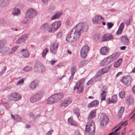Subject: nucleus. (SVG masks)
I'll use <instances>...</instances> for the list:
<instances>
[{
    "label": "nucleus",
    "instance_id": "f257e3e1",
    "mask_svg": "<svg viewBox=\"0 0 135 135\" xmlns=\"http://www.w3.org/2000/svg\"><path fill=\"white\" fill-rule=\"evenodd\" d=\"M88 29V26L86 22L78 23L71 31V33L68 35L66 40L71 42H74L79 38L81 34L83 32H86Z\"/></svg>",
    "mask_w": 135,
    "mask_h": 135
},
{
    "label": "nucleus",
    "instance_id": "f03ea898",
    "mask_svg": "<svg viewBox=\"0 0 135 135\" xmlns=\"http://www.w3.org/2000/svg\"><path fill=\"white\" fill-rule=\"evenodd\" d=\"M95 127L93 122H88L85 127V131L87 133L90 135L95 133Z\"/></svg>",
    "mask_w": 135,
    "mask_h": 135
},
{
    "label": "nucleus",
    "instance_id": "7ed1b4c3",
    "mask_svg": "<svg viewBox=\"0 0 135 135\" xmlns=\"http://www.w3.org/2000/svg\"><path fill=\"white\" fill-rule=\"evenodd\" d=\"M44 95V92L39 91L36 92L30 99L31 102L33 103L40 100Z\"/></svg>",
    "mask_w": 135,
    "mask_h": 135
},
{
    "label": "nucleus",
    "instance_id": "20e7f679",
    "mask_svg": "<svg viewBox=\"0 0 135 135\" xmlns=\"http://www.w3.org/2000/svg\"><path fill=\"white\" fill-rule=\"evenodd\" d=\"M85 80V79L83 78L79 81L74 87V91L78 93H81L83 91V85L84 82Z\"/></svg>",
    "mask_w": 135,
    "mask_h": 135
},
{
    "label": "nucleus",
    "instance_id": "39448f33",
    "mask_svg": "<svg viewBox=\"0 0 135 135\" xmlns=\"http://www.w3.org/2000/svg\"><path fill=\"white\" fill-rule=\"evenodd\" d=\"M72 100L70 97H66L62 100L60 102V107L64 109L66 108L72 102Z\"/></svg>",
    "mask_w": 135,
    "mask_h": 135
},
{
    "label": "nucleus",
    "instance_id": "423d86ee",
    "mask_svg": "<svg viewBox=\"0 0 135 135\" xmlns=\"http://www.w3.org/2000/svg\"><path fill=\"white\" fill-rule=\"evenodd\" d=\"M37 13L35 9L31 8L27 10L26 15L27 17L32 18L36 15Z\"/></svg>",
    "mask_w": 135,
    "mask_h": 135
},
{
    "label": "nucleus",
    "instance_id": "0eeeda50",
    "mask_svg": "<svg viewBox=\"0 0 135 135\" xmlns=\"http://www.w3.org/2000/svg\"><path fill=\"white\" fill-rule=\"evenodd\" d=\"M59 45V43L56 41H55L51 45L50 47L51 53L55 54L57 52Z\"/></svg>",
    "mask_w": 135,
    "mask_h": 135
},
{
    "label": "nucleus",
    "instance_id": "6e6552de",
    "mask_svg": "<svg viewBox=\"0 0 135 135\" xmlns=\"http://www.w3.org/2000/svg\"><path fill=\"white\" fill-rule=\"evenodd\" d=\"M89 49V47L86 45L82 47L81 50L80 55L82 58H85L86 57Z\"/></svg>",
    "mask_w": 135,
    "mask_h": 135
},
{
    "label": "nucleus",
    "instance_id": "1a4fd4ad",
    "mask_svg": "<svg viewBox=\"0 0 135 135\" xmlns=\"http://www.w3.org/2000/svg\"><path fill=\"white\" fill-rule=\"evenodd\" d=\"M9 96L11 99L14 101L18 100L22 98V96L20 94L16 92L10 94Z\"/></svg>",
    "mask_w": 135,
    "mask_h": 135
},
{
    "label": "nucleus",
    "instance_id": "9d476101",
    "mask_svg": "<svg viewBox=\"0 0 135 135\" xmlns=\"http://www.w3.org/2000/svg\"><path fill=\"white\" fill-rule=\"evenodd\" d=\"M9 50V48L5 47L3 41L0 40V52L5 54L7 53Z\"/></svg>",
    "mask_w": 135,
    "mask_h": 135
},
{
    "label": "nucleus",
    "instance_id": "9b49d317",
    "mask_svg": "<svg viewBox=\"0 0 135 135\" xmlns=\"http://www.w3.org/2000/svg\"><path fill=\"white\" fill-rule=\"evenodd\" d=\"M132 79L131 76H127L124 77L122 79V82L124 84L129 86L132 82Z\"/></svg>",
    "mask_w": 135,
    "mask_h": 135
},
{
    "label": "nucleus",
    "instance_id": "f8f14e48",
    "mask_svg": "<svg viewBox=\"0 0 135 135\" xmlns=\"http://www.w3.org/2000/svg\"><path fill=\"white\" fill-rule=\"evenodd\" d=\"M100 125L102 127L106 125L108 122V116L102 114L101 116Z\"/></svg>",
    "mask_w": 135,
    "mask_h": 135
},
{
    "label": "nucleus",
    "instance_id": "ddd939ff",
    "mask_svg": "<svg viewBox=\"0 0 135 135\" xmlns=\"http://www.w3.org/2000/svg\"><path fill=\"white\" fill-rule=\"evenodd\" d=\"M61 25V22L60 21H56L50 25L51 31L52 30L55 31L60 27Z\"/></svg>",
    "mask_w": 135,
    "mask_h": 135
},
{
    "label": "nucleus",
    "instance_id": "4468645a",
    "mask_svg": "<svg viewBox=\"0 0 135 135\" xmlns=\"http://www.w3.org/2000/svg\"><path fill=\"white\" fill-rule=\"evenodd\" d=\"M107 93V88L106 87H103L101 89L100 95L101 97V102L105 100V97Z\"/></svg>",
    "mask_w": 135,
    "mask_h": 135
},
{
    "label": "nucleus",
    "instance_id": "2eb2a0df",
    "mask_svg": "<svg viewBox=\"0 0 135 135\" xmlns=\"http://www.w3.org/2000/svg\"><path fill=\"white\" fill-rule=\"evenodd\" d=\"M101 20L104 21V19L100 15L96 16L92 18L93 22L94 24L98 23Z\"/></svg>",
    "mask_w": 135,
    "mask_h": 135
},
{
    "label": "nucleus",
    "instance_id": "dca6fc26",
    "mask_svg": "<svg viewBox=\"0 0 135 135\" xmlns=\"http://www.w3.org/2000/svg\"><path fill=\"white\" fill-rule=\"evenodd\" d=\"M96 109L92 110L89 114L88 117V122H93L92 119L95 117L96 114Z\"/></svg>",
    "mask_w": 135,
    "mask_h": 135
},
{
    "label": "nucleus",
    "instance_id": "f3484780",
    "mask_svg": "<svg viewBox=\"0 0 135 135\" xmlns=\"http://www.w3.org/2000/svg\"><path fill=\"white\" fill-rule=\"evenodd\" d=\"M119 56V54L118 52H115L112 55L107 57L110 63L113 61Z\"/></svg>",
    "mask_w": 135,
    "mask_h": 135
},
{
    "label": "nucleus",
    "instance_id": "a211bd4d",
    "mask_svg": "<svg viewBox=\"0 0 135 135\" xmlns=\"http://www.w3.org/2000/svg\"><path fill=\"white\" fill-rule=\"evenodd\" d=\"M109 68V67H105L99 71L97 73L96 76L98 78L101 75L107 72L108 71Z\"/></svg>",
    "mask_w": 135,
    "mask_h": 135
},
{
    "label": "nucleus",
    "instance_id": "6ab92c4d",
    "mask_svg": "<svg viewBox=\"0 0 135 135\" xmlns=\"http://www.w3.org/2000/svg\"><path fill=\"white\" fill-rule=\"evenodd\" d=\"M52 95L56 103L59 101L63 97V94L61 93L54 94Z\"/></svg>",
    "mask_w": 135,
    "mask_h": 135
},
{
    "label": "nucleus",
    "instance_id": "aec40b11",
    "mask_svg": "<svg viewBox=\"0 0 135 135\" xmlns=\"http://www.w3.org/2000/svg\"><path fill=\"white\" fill-rule=\"evenodd\" d=\"M113 39V35L109 34H106L103 35L102 38V40L103 41H107Z\"/></svg>",
    "mask_w": 135,
    "mask_h": 135
},
{
    "label": "nucleus",
    "instance_id": "412c9836",
    "mask_svg": "<svg viewBox=\"0 0 135 135\" xmlns=\"http://www.w3.org/2000/svg\"><path fill=\"white\" fill-rule=\"evenodd\" d=\"M38 83L36 81H33L30 83L29 86L30 89L33 90L36 88L38 86Z\"/></svg>",
    "mask_w": 135,
    "mask_h": 135
},
{
    "label": "nucleus",
    "instance_id": "4be33fe9",
    "mask_svg": "<svg viewBox=\"0 0 135 135\" xmlns=\"http://www.w3.org/2000/svg\"><path fill=\"white\" fill-rule=\"evenodd\" d=\"M109 51V50L107 47L104 46L100 49V53L103 55H105L108 53Z\"/></svg>",
    "mask_w": 135,
    "mask_h": 135
},
{
    "label": "nucleus",
    "instance_id": "5701e85b",
    "mask_svg": "<svg viewBox=\"0 0 135 135\" xmlns=\"http://www.w3.org/2000/svg\"><path fill=\"white\" fill-rule=\"evenodd\" d=\"M41 29L43 30H47L48 31H51V28H50V25H49L48 23H45L41 27Z\"/></svg>",
    "mask_w": 135,
    "mask_h": 135
},
{
    "label": "nucleus",
    "instance_id": "b1692460",
    "mask_svg": "<svg viewBox=\"0 0 135 135\" xmlns=\"http://www.w3.org/2000/svg\"><path fill=\"white\" fill-rule=\"evenodd\" d=\"M117 100V95H113L111 98V101L110 100V98H109L108 99L107 102L108 104H110L111 103H115Z\"/></svg>",
    "mask_w": 135,
    "mask_h": 135
},
{
    "label": "nucleus",
    "instance_id": "393cba45",
    "mask_svg": "<svg viewBox=\"0 0 135 135\" xmlns=\"http://www.w3.org/2000/svg\"><path fill=\"white\" fill-rule=\"evenodd\" d=\"M62 13L61 12H56L51 17V20H54L59 18L62 15Z\"/></svg>",
    "mask_w": 135,
    "mask_h": 135
},
{
    "label": "nucleus",
    "instance_id": "a878e982",
    "mask_svg": "<svg viewBox=\"0 0 135 135\" xmlns=\"http://www.w3.org/2000/svg\"><path fill=\"white\" fill-rule=\"evenodd\" d=\"M124 26V23L123 22L122 23L119 27L118 30L116 32V34L118 35L121 34L123 30Z\"/></svg>",
    "mask_w": 135,
    "mask_h": 135
},
{
    "label": "nucleus",
    "instance_id": "bb28decb",
    "mask_svg": "<svg viewBox=\"0 0 135 135\" xmlns=\"http://www.w3.org/2000/svg\"><path fill=\"white\" fill-rule=\"evenodd\" d=\"M46 101L48 104H52L56 103L53 97L52 96V95L48 98Z\"/></svg>",
    "mask_w": 135,
    "mask_h": 135
},
{
    "label": "nucleus",
    "instance_id": "cd10ccee",
    "mask_svg": "<svg viewBox=\"0 0 135 135\" xmlns=\"http://www.w3.org/2000/svg\"><path fill=\"white\" fill-rule=\"evenodd\" d=\"M99 104V102L98 100H94L89 103L88 105V107L89 108L92 107H96Z\"/></svg>",
    "mask_w": 135,
    "mask_h": 135
},
{
    "label": "nucleus",
    "instance_id": "c85d7f7f",
    "mask_svg": "<svg viewBox=\"0 0 135 135\" xmlns=\"http://www.w3.org/2000/svg\"><path fill=\"white\" fill-rule=\"evenodd\" d=\"M121 42L124 45H128L129 43V40L128 38L126 36L123 37L121 38Z\"/></svg>",
    "mask_w": 135,
    "mask_h": 135
},
{
    "label": "nucleus",
    "instance_id": "c756f323",
    "mask_svg": "<svg viewBox=\"0 0 135 135\" xmlns=\"http://www.w3.org/2000/svg\"><path fill=\"white\" fill-rule=\"evenodd\" d=\"M8 0H0V6L1 7H4L7 6L9 4Z\"/></svg>",
    "mask_w": 135,
    "mask_h": 135
},
{
    "label": "nucleus",
    "instance_id": "7c9ffc66",
    "mask_svg": "<svg viewBox=\"0 0 135 135\" xmlns=\"http://www.w3.org/2000/svg\"><path fill=\"white\" fill-rule=\"evenodd\" d=\"M98 78L96 76V75L88 81L87 83V85H89L96 82L98 80Z\"/></svg>",
    "mask_w": 135,
    "mask_h": 135
},
{
    "label": "nucleus",
    "instance_id": "2f4dec72",
    "mask_svg": "<svg viewBox=\"0 0 135 135\" xmlns=\"http://www.w3.org/2000/svg\"><path fill=\"white\" fill-rule=\"evenodd\" d=\"M11 116L12 118L14 119L15 121L21 122L22 121V119L17 114H15L13 115L11 114Z\"/></svg>",
    "mask_w": 135,
    "mask_h": 135
},
{
    "label": "nucleus",
    "instance_id": "473e14b6",
    "mask_svg": "<svg viewBox=\"0 0 135 135\" xmlns=\"http://www.w3.org/2000/svg\"><path fill=\"white\" fill-rule=\"evenodd\" d=\"M22 53L23 56L25 58H27L29 56V54L28 51L27 50L25 49H22L21 51Z\"/></svg>",
    "mask_w": 135,
    "mask_h": 135
},
{
    "label": "nucleus",
    "instance_id": "72a5a7b5",
    "mask_svg": "<svg viewBox=\"0 0 135 135\" xmlns=\"http://www.w3.org/2000/svg\"><path fill=\"white\" fill-rule=\"evenodd\" d=\"M110 63L108 58H104L100 62V64L101 66H103L108 65Z\"/></svg>",
    "mask_w": 135,
    "mask_h": 135
},
{
    "label": "nucleus",
    "instance_id": "f704fd0d",
    "mask_svg": "<svg viewBox=\"0 0 135 135\" xmlns=\"http://www.w3.org/2000/svg\"><path fill=\"white\" fill-rule=\"evenodd\" d=\"M68 121V123L71 125L77 126L78 125V124L76 122L73 120L72 117L69 118Z\"/></svg>",
    "mask_w": 135,
    "mask_h": 135
},
{
    "label": "nucleus",
    "instance_id": "c9c22d12",
    "mask_svg": "<svg viewBox=\"0 0 135 135\" xmlns=\"http://www.w3.org/2000/svg\"><path fill=\"white\" fill-rule=\"evenodd\" d=\"M12 14L15 16H17L20 14V10L19 9L15 8L13 11Z\"/></svg>",
    "mask_w": 135,
    "mask_h": 135
},
{
    "label": "nucleus",
    "instance_id": "e433bc0d",
    "mask_svg": "<svg viewBox=\"0 0 135 135\" xmlns=\"http://www.w3.org/2000/svg\"><path fill=\"white\" fill-rule=\"evenodd\" d=\"M124 108L123 107H121L118 112L117 116L119 117H122L123 113L124 111Z\"/></svg>",
    "mask_w": 135,
    "mask_h": 135
},
{
    "label": "nucleus",
    "instance_id": "4c0bfd02",
    "mask_svg": "<svg viewBox=\"0 0 135 135\" xmlns=\"http://www.w3.org/2000/svg\"><path fill=\"white\" fill-rule=\"evenodd\" d=\"M122 62V59H119L118 60H117L115 63L114 65V67L115 68L118 67L121 64Z\"/></svg>",
    "mask_w": 135,
    "mask_h": 135
},
{
    "label": "nucleus",
    "instance_id": "58836bf2",
    "mask_svg": "<svg viewBox=\"0 0 135 135\" xmlns=\"http://www.w3.org/2000/svg\"><path fill=\"white\" fill-rule=\"evenodd\" d=\"M49 51V49L47 48H45L43 50L42 53V56L43 58H44L46 57Z\"/></svg>",
    "mask_w": 135,
    "mask_h": 135
},
{
    "label": "nucleus",
    "instance_id": "ea45409f",
    "mask_svg": "<svg viewBox=\"0 0 135 135\" xmlns=\"http://www.w3.org/2000/svg\"><path fill=\"white\" fill-rule=\"evenodd\" d=\"M18 46H16L13 47L9 52L8 53L10 54H12L15 52L17 49L18 48Z\"/></svg>",
    "mask_w": 135,
    "mask_h": 135
},
{
    "label": "nucleus",
    "instance_id": "a19ab883",
    "mask_svg": "<svg viewBox=\"0 0 135 135\" xmlns=\"http://www.w3.org/2000/svg\"><path fill=\"white\" fill-rule=\"evenodd\" d=\"M76 67L75 66H74L71 67L70 69V71L71 73V74L74 75L76 71Z\"/></svg>",
    "mask_w": 135,
    "mask_h": 135
},
{
    "label": "nucleus",
    "instance_id": "79ce46f5",
    "mask_svg": "<svg viewBox=\"0 0 135 135\" xmlns=\"http://www.w3.org/2000/svg\"><path fill=\"white\" fill-rule=\"evenodd\" d=\"M25 79L23 78L21 79L18 81L17 83V85H18L23 84Z\"/></svg>",
    "mask_w": 135,
    "mask_h": 135
},
{
    "label": "nucleus",
    "instance_id": "37998d69",
    "mask_svg": "<svg viewBox=\"0 0 135 135\" xmlns=\"http://www.w3.org/2000/svg\"><path fill=\"white\" fill-rule=\"evenodd\" d=\"M87 62L86 60H83L81 61L79 64V66L80 67H82L85 64V62Z\"/></svg>",
    "mask_w": 135,
    "mask_h": 135
},
{
    "label": "nucleus",
    "instance_id": "c03bdc74",
    "mask_svg": "<svg viewBox=\"0 0 135 135\" xmlns=\"http://www.w3.org/2000/svg\"><path fill=\"white\" fill-rule=\"evenodd\" d=\"M28 36V34H26L22 35L21 37L25 41L27 39Z\"/></svg>",
    "mask_w": 135,
    "mask_h": 135
},
{
    "label": "nucleus",
    "instance_id": "a18cd8bd",
    "mask_svg": "<svg viewBox=\"0 0 135 135\" xmlns=\"http://www.w3.org/2000/svg\"><path fill=\"white\" fill-rule=\"evenodd\" d=\"M119 95L120 97L122 98L124 97L125 96V92L123 91H120L119 93Z\"/></svg>",
    "mask_w": 135,
    "mask_h": 135
},
{
    "label": "nucleus",
    "instance_id": "49530a36",
    "mask_svg": "<svg viewBox=\"0 0 135 135\" xmlns=\"http://www.w3.org/2000/svg\"><path fill=\"white\" fill-rule=\"evenodd\" d=\"M32 69L31 67L28 66H26L23 69V70L25 71H28Z\"/></svg>",
    "mask_w": 135,
    "mask_h": 135
},
{
    "label": "nucleus",
    "instance_id": "de8ad7c7",
    "mask_svg": "<svg viewBox=\"0 0 135 135\" xmlns=\"http://www.w3.org/2000/svg\"><path fill=\"white\" fill-rule=\"evenodd\" d=\"M107 25L108 28V29H109L113 26L114 24L111 22H108L107 23Z\"/></svg>",
    "mask_w": 135,
    "mask_h": 135
},
{
    "label": "nucleus",
    "instance_id": "09e8293b",
    "mask_svg": "<svg viewBox=\"0 0 135 135\" xmlns=\"http://www.w3.org/2000/svg\"><path fill=\"white\" fill-rule=\"evenodd\" d=\"M79 111V110L78 108H76L75 109V114L78 118L80 115Z\"/></svg>",
    "mask_w": 135,
    "mask_h": 135
},
{
    "label": "nucleus",
    "instance_id": "8fccbe9b",
    "mask_svg": "<svg viewBox=\"0 0 135 135\" xmlns=\"http://www.w3.org/2000/svg\"><path fill=\"white\" fill-rule=\"evenodd\" d=\"M24 42V41L21 38H19L17 41L16 42L17 44H21Z\"/></svg>",
    "mask_w": 135,
    "mask_h": 135
},
{
    "label": "nucleus",
    "instance_id": "3c124183",
    "mask_svg": "<svg viewBox=\"0 0 135 135\" xmlns=\"http://www.w3.org/2000/svg\"><path fill=\"white\" fill-rule=\"evenodd\" d=\"M6 69L7 67L6 66H4L2 71L0 72V75H1L4 73L5 72Z\"/></svg>",
    "mask_w": 135,
    "mask_h": 135
},
{
    "label": "nucleus",
    "instance_id": "603ef678",
    "mask_svg": "<svg viewBox=\"0 0 135 135\" xmlns=\"http://www.w3.org/2000/svg\"><path fill=\"white\" fill-rule=\"evenodd\" d=\"M93 38L95 41H99V38L98 35H94L93 37Z\"/></svg>",
    "mask_w": 135,
    "mask_h": 135
},
{
    "label": "nucleus",
    "instance_id": "864d4df0",
    "mask_svg": "<svg viewBox=\"0 0 135 135\" xmlns=\"http://www.w3.org/2000/svg\"><path fill=\"white\" fill-rule=\"evenodd\" d=\"M127 124V122L126 121H125L123 122V123H122L120 125L119 127H118L120 128V129L121 128L122 126H125Z\"/></svg>",
    "mask_w": 135,
    "mask_h": 135
},
{
    "label": "nucleus",
    "instance_id": "5fc2aeb1",
    "mask_svg": "<svg viewBox=\"0 0 135 135\" xmlns=\"http://www.w3.org/2000/svg\"><path fill=\"white\" fill-rule=\"evenodd\" d=\"M126 102L127 104H130V98L129 97H127L126 98Z\"/></svg>",
    "mask_w": 135,
    "mask_h": 135
},
{
    "label": "nucleus",
    "instance_id": "6e6d98bb",
    "mask_svg": "<svg viewBox=\"0 0 135 135\" xmlns=\"http://www.w3.org/2000/svg\"><path fill=\"white\" fill-rule=\"evenodd\" d=\"M53 132V131L52 129H51L46 133V135H52Z\"/></svg>",
    "mask_w": 135,
    "mask_h": 135
},
{
    "label": "nucleus",
    "instance_id": "4d7b16f0",
    "mask_svg": "<svg viewBox=\"0 0 135 135\" xmlns=\"http://www.w3.org/2000/svg\"><path fill=\"white\" fill-rule=\"evenodd\" d=\"M71 22L70 20H68L65 22V24L67 25H70Z\"/></svg>",
    "mask_w": 135,
    "mask_h": 135
},
{
    "label": "nucleus",
    "instance_id": "13d9d810",
    "mask_svg": "<svg viewBox=\"0 0 135 135\" xmlns=\"http://www.w3.org/2000/svg\"><path fill=\"white\" fill-rule=\"evenodd\" d=\"M29 117L30 119H33L34 118V115L32 113H30L29 114Z\"/></svg>",
    "mask_w": 135,
    "mask_h": 135
},
{
    "label": "nucleus",
    "instance_id": "bf43d9fd",
    "mask_svg": "<svg viewBox=\"0 0 135 135\" xmlns=\"http://www.w3.org/2000/svg\"><path fill=\"white\" fill-rule=\"evenodd\" d=\"M125 23L126 25L127 26L130 23V22L129 20H127L125 22Z\"/></svg>",
    "mask_w": 135,
    "mask_h": 135
},
{
    "label": "nucleus",
    "instance_id": "052dcab7",
    "mask_svg": "<svg viewBox=\"0 0 135 135\" xmlns=\"http://www.w3.org/2000/svg\"><path fill=\"white\" fill-rule=\"evenodd\" d=\"M74 75L71 74V76H70L69 79V81H70V83H71V81H72L73 78V76Z\"/></svg>",
    "mask_w": 135,
    "mask_h": 135
},
{
    "label": "nucleus",
    "instance_id": "680f3d73",
    "mask_svg": "<svg viewBox=\"0 0 135 135\" xmlns=\"http://www.w3.org/2000/svg\"><path fill=\"white\" fill-rule=\"evenodd\" d=\"M55 61L54 60H52L50 61V63L52 65H53L55 62Z\"/></svg>",
    "mask_w": 135,
    "mask_h": 135
},
{
    "label": "nucleus",
    "instance_id": "e2e57ef3",
    "mask_svg": "<svg viewBox=\"0 0 135 135\" xmlns=\"http://www.w3.org/2000/svg\"><path fill=\"white\" fill-rule=\"evenodd\" d=\"M126 127H125L122 131V135H124L126 132Z\"/></svg>",
    "mask_w": 135,
    "mask_h": 135
},
{
    "label": "nucleus",
    "instance_id": "0e129e2a",
    "mask_svg": "<svg viewBox=\"0 0 135 135\" xmlns=\"http://www.w3.org/2000/svg\"><path fill=\"white\" fill-rule=\"evenodd\" d=\"M126 47V46H124L121 47L120 48V49L121 50H125Z\"/></svg>",
    "mask_w": 135,
    "mask_h": 135
},
{
    "label": "nucleus",
    "instance_id": "69168bd1",
    "mask_svg": "<svg viewBox=\"0 0 135 135\" xmlns=\"http://www.w3.org/2000/svg\"><path fill=\"white\" fill-rule=\"evenodd\" d=\"M4 113V110L3 109H0V114H2Z\"/></svg>",
    "mask_w": 135,
    "mask_h": 135
},
{
    "label": "nucleus",
    "instance_id": "338daca9",
    "mask_svg": "<svg viewBox=\"0 0 135 135\" xmlns=\"http://www.w3.org/2000/svg\"><path fill=\"white\" fill-rule=\"evenodd\" d=\"M49 0H42V2L44 3L47 4Z\"/></svg>",
    "mask_w": 135,
    "mask_h": 135
},
{
    "label": "nucleus",
    "instance_id": "774afa93",
    "mask_svg": "<svg viewBox=\"0 0 135 135\" xmlns=\"http://www.w3.org/2000/svg\"><path fill=\"white\" fill-rule=\"evenodd\" d=\"M74 135H81L78 131H76Z\"/></svg>",
    "mask_w": 135,
    "mask_h": 135
}]
</instances>
